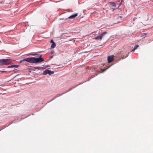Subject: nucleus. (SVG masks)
<instances>
[{
    "mask_svg": "<svg viewBox=\"0 0 153 153\" xmlns=\"http://www.w3.org/2000/svg\"><path fill=\"white\" fill-rule=\"evenodd\" d=\"M41 56L39 58H36L34 57L27 58L24 59L21 61V62L24 61H27L30 63H37L41 62L44 61V59L41 58Z\"/></svg>",
    "mask_w": 153,
    "mask_h": 153,
    "instance_id": "1",
    "label": "nucleus"
},
{
    "mask_svg": "<svg viewBox=\"0 0 153 153\" xmlns=\"http://www.w3.org/2000/svg\"><path fill=\"white\" fill-rule=\"evenodd\" d=\"M11 63V60L10 59H0V65H7Z\"/></svg>",
    "mask_w": 153,
    "mask_h": 153,
    "instance_id": "2",
    "label": "nucleus"
},
{
    "mask_svg": "<svg viewBox=\"0 0 153 153\" xmlns=\"http://www.w3.org/2000/svg\"><path fill=\"white\" fill-rule=\"evenodd\" d=\"M107 33L106 32H105L102 33L100 36H98L95 38V39L97 40H101L105 35Z\"/></svg>",
    "mask_w": 153,
    "mask_h": 153,
    "instance_id": "3",
    "label": "nucleus"
},
{
    "mask_svg": "<svg viewBox=\"0 0 153 153\" xmlns=\"http://www.w3.org/2000/svg\"><path fill=\"white\" fill-rule=\"evenodd\" d=\"M114 60L113 56L112 55L109 56L108 58V62L109 63L112 62Z\"/></svg>",
    "mask_w": 153,
    "mask_h": 153,
    "instance_id": "4",
    "label": "nucleus"
},
{
    "mask_svg": "<svg viewBox=\"0 0 153 153\" xmlns=\"http://www.w3.org/2000/svg\"><path fill=\"white\" fill-rule=\"evenodd\" d=\"M51 42L52 43V44L51 46V47L52 48H54L56 46V43L53 42V40H51Z\"/></svg>",
    "mask_w": 153,
    "mask_h": 153,
    "instance_id": "5",
    "label": "nucleus"
},
{
    "mask_svg": "<svg viewBox=\"0 0 153 153\" xmlns=\"http://www.w3.org/2000/svg\"><path fill=\"white\" fill-rule=\"evenodd\" d=\"M78 14L77 13H75L69 17H68L69 19L74 18L77 16Z\"/></svg>",
    "mask_w": 153,
    "mask_h": 153,
    "instance_id": "6",
    "label": "nucleus"
},
{
    "mask_svg": "<svg viewBox=\"0 0 153 153\" xmlns=\"http://www.w3.org/2000/svg\"><path fill=\"white\" fill-rule=\"evenodd\" d=\"M109 4L110 5L112 6L115 7L116 5V3H115L114 2H109Z\"/></svg>",
    "mask_w": 153,
    "mask_h": 153,
    "instance_id": "7",
    "label": "nucleus"
},
{
    "mask_svg": "<svg viewBox=\"0 0 153 153\" xmlns=\"http://www.w3.org/2000/svg\"><path fill=\"white\" fill-rule=\"evenodd\" d=\"M17 67H18L17 65H11L10 66H8L7 67V68H13V67L17 68Z\"/></svg>",
    "mask_w": 153,
    "mask_h": 153,
    "instance_id": "8",
    "label": "nucleus"
},
{
    "mask_svg": "<svg viewBox=\"0 0 153 153\" xmlns=\"http://www.w3.org/2000/svg\"><path fill=\"white\" fill-rule=\"evenodd\" d=\"M48 73V74H49V75H51V74H54V72L51 71V70H48L47 71Z\"/></svg>",
    "mask_w": 153,
    "mask_h": 153,
    "instance_id": "9",
    "label": "nucleus"
},
{
    "mask_svg": "<svg viewBox=\"0 0 153 153\" xmlns=\"http://www.w3.org/2000/svg\"><path fill=\"white\" fill-rule=\"evenodd\" d=\"M48 71V70H46L45 71H44L43 72V74L44 75H45L48 74L47 71Z\"/></svg>",
    "mask_w": 153,
    "mask_h": 153,
    "instance_id": "10",
    "label": "nucleus"
},
{
    "mask_svg": "<svg viewBox=\"0 0 153 153\" xmlns=\"http://www.w3.org/2000/svg\"><path fill=\"white\" fill-rule=\"evenodd\" d=\"M34 68L36 69L40 70L41 69L42 67H34Z\"/></svg>",
    "mask_w": 153,
    "mask_h": 153,
    "instance_id": "11",
    "label": "nucleus"
},
{
    "mask_svg": "<svg viewBox=\"0 0 153 153\" xmlns=\"http://www.w3.org/2000/svg\"><path fill=\"white\" fill-rule=\"evenodd\" d=\"M121 4V3H120V4L118 6V7L116 8H111V9L113 11H114V10H115L116 9H117L118 8H119V7L120 6Z\"/></svg>",
    "mask_w": 153,
    "mask_h": 153,
    "instance_id": "12",
    "label": "nucleus"
},
{
    "mask_svg": "<svg viewBox=\"0 0 153 153\" xmlns=\"http://www.w3.org/2000/svg\"><path fill=\"white\" fill-rule=\"evenodd\" d=\"M139 46L138 45H136L135 46L134 48V50L136 49Z\"/></svg>",
    "mask_w": 153,
    "mask_h": 153,
    "instance_id": "13",
    "label": "nucleus"
},
{
    "mask_svg": "<svg viewBox=\"0 0 153 153\" xmlns=\"http://www.w3.org/2000/svg\"><path fill=\"white\" fill-rule=\"evenodd\" d=\"M146 34H147V33H143L141 35V36H145Z\"/></svg>",
    "mask_w": 153,
    "mask_h": 153,
    "instance_id": "14",
    "label": "nucleus"
},
{
    "mask_svg": "<svg viewBox=\"0 0 153 153\" xmlns=\"http://www.w3.org/2000/svg\"><path fill=\"white\" fill-rule=\"evenodd\" d=\"M107 69V68L105 69V70H102V72H102H102H104V71H105V70Z\"/></svg>",
    "mask_w": 153,
    "mask_h": 153,
    "instance_id": "15",
    "label": "nucleus"
},
{
    "mask_svg": "<svg viewBox=\"0 0 153 153\" xmlns=\"http://www.w3.org/2000/svg\"><path fill=\"white\" fill-rule=\"evenodd\" d=\"M53 51H51V54H53Z\"/></svg>",
    "mask_w": 153,
    "mask_h": 153,
    "instance_id": "16",
    "label": "nucleus"
},
{
    "mask_svg": "<svg viewBox=\"0 0 153 153\" xmlns=\"http://www.w3.org/2000/svg\"><path fill=\"white\" fill-rule=\"evenodd\" d=\"M32 55L34 56V55H35V54H32Z\"/></svg>",
    "mask_w": 153,
    "mask_h": 153,
    "instance_id": "17",
    "label": "nucleus"
},
{
    "mask_svg": "<svg viewBox=\"0 0 153 153\" xmlns=\"http://www.w3.org/2000/svg\"><path fill=\"white\" fill-rule=\"evenodd\" d=\"M135 50H134V48L133 49L132 51H134Z\"/></svg>",
    "mask_w": 153,
    "mask_h": 153,
    "instance_id": "18",
    "label": "nucleus"
},
{
    "mask_svg": "<svg viewBox=\"0 0 153 153\" xmlns=\"http://www.w3.org/2000/svg\"><path fill=\"white\" fill-rule=\"evenodd\" d=\"M2 72H6V71H3Z\"/></svg>",
    "mask_w": 153,
    "mask_h": 153,
    "instance_id": "19",
    "label": "nucleus"
},
{
    "mask_svg": "<svg viewBox=\"0 0 153 153\" xmlns=\"http://www.w3.org/2000/svg\"><path fill=\"white\" fill-rule=\"evenodd\" d=\"M53 56H51V58H53Z\"/></svg>",
    "mask_w": 153,
    "mask_h": 153,
    "instance_id": "20",
    "label": "nucleus"
}]
</instances>
